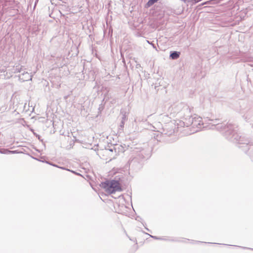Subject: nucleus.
Segmentation results:
<instances>
[{
  "label": "nucleus",
  "mask_w": 253,
  "mask_h": 253,
  "mask_svg": "<svg viewBox=\"0 0 253 253\" xmlns=\"http://www.w3.org/2000/svg\"><path fill=\"white\" fill-rule=\"evenodd\" d=\"M201 0H197V1L198 2H199V1H201Z\"/></svg>",
  "instance_id": "obj_15"
},
{
  "label": "nucleus",
  "mask_w": 253,
  "mask_h": 253,
  "mask_svg": "<svg viewBox=\"0 0 253 253\" xmlns=\"http://www.w3.org/2000/svg\"><path fill=\"white\" fill-rule=\"evenodd\" d=\"M188 2H191L193 4L197 3L198 2L197 0H188Z\"/></svg>",
  "instance_id": "obj_13"
},
{
  "label": "nucleus",
  "mask_w": 253,
  "mask_h": 253,
  "mask_svg": "<svg viewBox=\"0 0 253 253\" xmlns=\"http://www.w3.org/2000/svg\"><path fill=\"white\" fill-rule=\"evenodd\" d=\"M158 0H149L147 3V6L150 7L151 5H152L153 4H154L155 2H156Z\"/></svg>",
  "instance_id": "obj_10"
},
{
  "label": "nucleus",
  "mask_w": 253,
  "mask_h": 253,
  "mask_svg": "<svg viewBox=\"0 0 253 253\" xmlns=\"http://www.w3.org/2000/svg\"><path fill=\"white\" fill-rule=\"evenodd\" d=\"M170 118L168 115H161L160 120L164 123L169 122Z\"/></svg>",
  "instance_id": "obj_5"
},
{
  "label": "nucleus",
  "mask_w": 253,
  "mask_h": 253,
  "mask_svg": "<svg viewBox=\"0 0 253 253\" xmlns=\"http://www.w3.org/2000/svg\"><path fill=\"white\" fill-rule=\"evenodd\" d=\"M22 68L21 67H16L15 69V70L14 71V73H19L21 72Z\"/></svg>",
  "instance_id": "obj_11"
},
{
  "label": "nucleus",
  "mask_w": 253,
  "mask_h": 253,
  "mask_svg": "<svg viewBox=\"0 0 253 253\" xmlns=\"http://www.w3.org/2000/svg\"><path fill=\"white\" fill-rule=\"evenodd\" d=\"M182 1H183V2H188V0H181Z\"/></svg>",
  "instance_id": "obj_14"
},
{
  "label": "nucleus",
  "mask_w": 253,
  "mask_h": 253,
  "mask_svg": "<svg viewBox=\"0 0 253 253\" xmlns=\"http://www.w3.org/2000/svg\"><path fill=\"white\" fill-rule=\"evenodd\" d=\"M218 120H211V119H205V122L208 125H205V127L209 129H214L215 127L219 130H225L226 131H228L227 128H229L230 130L231 125L226 126L224 124L218 123Z\"/></svg>",
  "instance_id": "obj_2"
},
{
  "label": "nucleus",
  "mask_w": 253,
  "mask_h": 253,
  "mask_svg": "<svg viewBox=\"0 0 253 253\" xmlns=\"http://www.w3.org/2000/svg\"><path fill=\"white\" fill-rule=\"evenodd\" d=\"M147 42L148 43L150 44V45H152V46L153 47V48H155V49H156V50H157V48H156V47L155 46V45H154L153 43H152V42H150L149 41H147Z\"/></svg>",
  "instance_id": "obj_12"
},
{
  "label": "nucleus",
  "mask_w": 253,
  "mask_h": 253,
  "mask_svg": "<svg viewBox=\"0 0 253 253\" xmlns=\"http://www.w3.org/2000/svg\"><path fill=\"white\" fill-rule=\"evenodd\" d=\"M206 123H204L202 121V118L199 116H195L192 117L191 125L193 127L201 129L202 127H204Z\"/></svg>",
  "instance_id": "obj_3"
},
{
  "label": "nucleus",
  "mask_w": 253,
  "mask_h": 253,
  "mask_svg": "<svg viewBox=\"0 0 253 253\" xmlns=\"http://www.w3.org/2000/svg\"><path fill=\"white\" fill-rule=\"evenodd\" d=\"M113 152V150L112 149H106L104 151H103V152L104 154L110 155V156H112ZM111 159H112V158H111V157H110V158H109V161L111 160Z\"/></svg>",
  "instance_id": "obj_8"
},
{
  "label": "nucleus",
  "mask_w": 253,
  "mask_h": 253,
  "mask_svg": "<svg viewBox=\"0 0 253 253\" xmlns=\"http://www.w3.org/2000/svg\"><path fill=\"white\" fill-rule=\"evenodd\" d=\"M16 151H9L7 149H1L0 150V153L5 154H14Z\"/></svg>",
  "instance_id": "obj_7"
},
{
  "label": "nucleus",
  "mask_w": 253,
  "mask_h": 253,
  "mask_svg": "<svg viewBox=\"0 0 253 253\" xmlns=\"http://www.w3.org/2000/svg\"><path fill=\"white\" fill-rule=\"evenodd\" d=\"M180 52L177 51H173L170 54V57L172 59H176L179 58Z\"/></svg>",
  "instance_id": "obj_6"
},
{
  "label": "nucleus",
  "mask_w": 253,
  "mask_h": 253,
  "mask_svg": "<svg viewBox=\"0 0 253 253\" xmlns=\"http://www.w3.org/2000/svg\"><path fill=\"white\" fill-rule=\"evenodd\" d=\"M19 79L23 82L32 80V76L28 72H26L21 75H20Z\"/></svg>",
  "instance_id": "obj_4"
},
{
  "label": "nucleus",
  "mask_w": 253,
  "mask_h": 253,
  "mask_svg": "<svg viewBox=\"0 0 253 253\" xmlns=\"http://www.w3.org/2000/svg\"><path fill=\"white\" fill-rule=\"evenodd\" d=\"M126 119H127V116H126V113L123 114L122 115V120L121 125V126H123V125H124V123L126 120Z\"/></svg>",
  "instance_id": "obj_9"
},
{
  "label": "nucleus",
  "mask_w": 253,
  "mask_h": 253,
  "mask_svg": "<svg viewBox=\"0 0 253 253\" xmlns=\"http://www.w3.org/2000/svg\"><path fill=\"white\" fill-rule=\"evenodd\" d=\"M102 186L105 191L109 194H113L115 192H120L122 190L121 183L116 180L107 181L102 183Z\"/></svg>",
  "instance_id": "obj_1"
}]
</instances>
